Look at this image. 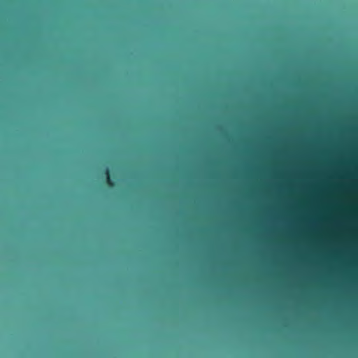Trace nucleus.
I'll list each match as a JSON object with an SVG mask.
<instances>
[{"label": "nucleus", "instance_id": "nucleus-1", "mask_svg": "<svg viewBox=\"0 0 358 358\" xmlns=\"http://www.w3.org/2000/svg\"><path fill=\"white\" fill-rule=\"evenodd\" d=\"M104 175L106 178L107 184L108 186L113 187L115 186L114 182L110 178V170L108 168H106L104 171Z\"/></svg>", "mask_w": 358, "mask_h": 358}]
</instances>
